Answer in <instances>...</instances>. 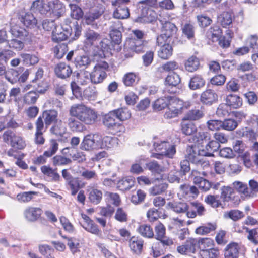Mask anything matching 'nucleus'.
Here are the masks:
<instances>
[{
  "mask_svg": "<svg viewBox=\"0 0 258 258\" xmlns=\"http://www.w3.org/2000/svg\"><path fill=\"white\" fill-rule=\"evenodd\" d=\"M146 165L148 169L153 173L160 174L164 171V167L156 161H151Z\"/></svg>",
  "mask_w": 258,
  "mask_h": 258,
  "instance_id": "53",
  "label": "nucleus"
},
{
  "mask_svg": "<svg viewBox=\"0 0 258 258\" xmlns=\"http://www.w3.org/2000/svg\"><path fill=\"white\" fill-rule=\"evenodd\" d=\"M245 232L248 233L247 239L255 245H258V228L249 229L248 227L244 228Z\"/></svg>",
  "mask_w": 258,
  "mask_h": 258,
  "instance_id": "58",
  "label": "nucleus"
},
{
  "mask_svg": "<svg viewBox=\"0 0 258 258\" xmlns=\"http://www.w3.org/2000/svg\"><path fill=\"white\" fill-rule=\"evenodd\" d=\"M167 208L172 210L177 214L186 213L188 209L187 203L183 202L172 201L167 204Z\"/></svg>",
  "mask_w": 258,
  "mask_h": 258,
  "instance_id": "15",
  "label": "nucleus"
},
{
  "mask_svg": "<svg viewBox=\"0 0 258 258\" xmlns=\"http://www.w3.org/2000/svg\"><path fill=\"white\" fill-rule=\"evenodd\" d=\"M103 122L104 125L108 128H113L120 124L114 110L104 116Z\"/></svg>",
  "mask_w": 258,
  "mask_h": 258,
  "instance_id": "19",
  "label": "nucleus"
},
{
  "mask_svg": "<svg viewBox=\"0 0 258 258\" xmlns=\"http://www.w3.org/2000/svg\"><path fill=\"white\" fill-rule=\"evenodd\" d=\"M113 16L117 19L127 18L130 16L129 9L126 6H119L114 12Z\"/></svg>",
  "mask_w": 258,
  "mask_h": 258,
  "instance_id": "38",
  "label": "nucleus"
},
{
  "mask_svg": "<svg viewBox=\"0 0 258 258\" xmlns=\"http://www.w3.org/2000/svg\"><path fill=\"white\" fill-rule=\"evenodd\" d=\"M198 239L189 238L182 245L177 247V251L183 255H188L195 253L198 248Z\"/></svg>",
  "mask_w": 258,
  "mask_h": 258,
  "instance_id": "8",
  "label": "nucleus"
},
{
  "mask_svg": "<svg viewBox=\"0 0 258 258\" xmlns=\"http://www.w3.org/2000/svg\"><path fill=\"white\" fill-rule=\"evenodd\" d=\"M183 108V102L182 100L174 97L169 96V101L168 108L171 109H175V110L181 113Z\"/></svg>",
  "mask_w": 258,
  "mask_h": 258,
  "instance_id": "34",
  "label": "nucleus"
},
{
  "mask_svg": "<svg viewBox=\"0 0 258 258\" xmlns=\"http://www.w3.org/2000/svg\"><path fill=\"white\" fill-rule=\"evenodd\" d=\"M116 138H113L110 136H105L102 138L101 135V138L99 139V149L103 148H111L113 147L116 142Z\"/></svg>",
  "mask_w": 258,
  "mask_h": 258,
  "instance_id": "30",
  "label": "nucleus"
},
{
  "mask_svg": "<svg viewBox=\"0 0 258 258\" xmlns=\"http://www.w3.org/2000/svg\"><path fill=\"white\" fill-rule=\"evenodd\" d=\"M106 201L112 204L115 206H118L121 202V200L118 194L107 191L105 194Z\"/></svg>",
  "mask_w": 258,
  "mask_h": 258,
  "instance_id": "49",
  "label": "nucleus"
},
{
  "mask_svg": "<svg viewBox=\"0 0 258 258\" xmlns=\"http://www.w3.org/2000/svg\"><path fill=\"white\" fill-rule=\"evenodd\" d=\"M198 248L201 250H207L208 249L212 248L214 245V241L211 238H200L198 240Z\"/></svg>",
  "mask_w": 258,
  "mask_h": 258,
  "instance_id": "48",
  "label": "nucleus"
},
{
  "mask_svg": "<svg viewBox=\"0 0 258 258\" xmlns=\"http://www.w3.org/2000/svg\"><path fill=\"white\" fill-rule=\"evenodd\" d=\"M200 66L199 59L194 56L190 57L185 63L186 70L190 72L196 71Z\"/></svg>",
  "mask_w": 258,
  "mask_h": 258,
  "instance_id": "40",
  "label": "nucleus"
},
{
  "mask_svg": "<svg viewBox=\"0 0 258 258\" xmlns=\"http://www.w3.org/2000/svg\"><path fill=\"white\" fill-rule=\"evenodd\" d=\"M218 22L223 27L226 28L232 24L233 17L229 12H223L218 17Z\"/></svg>",
  "mask_w": 258,
  "mask_h": 258,
  "instance_id": "27",
  "label": "nucleus"
},
{
  "mask_svg": "<svg viewBox=\"0 0 258 258\" xmlns=\"http://www.w3.org/2000/svg\"><path fill=\"white\" fill-rule=\"evenodd\" d=\"M135 180L132 177L123 178L118 181L117 187L121 190H127L134 186Z\"/></svg>",
  "mask_w": 258,
  "mask_h": 258,
  "instance_id": "32",
  "label": "nucleus"
},
{
  "mask_svg": "<svg viewBox=\"0 0 258 258\" xmlns=\"http://www.w3.org/2000/svg\"><path fill=\"white\" fill-rule=\"evenodd\" d=\"M226 102L229 107L237 109L242 106V99L236 95L229 94L226 97Z\"/></svg>",
  "mask_w": 258,
  "mask_h": 258,
  "instance_id": "24",
  "label": "nucleus"
},
{
  "mask_svg": "<svg viewBox=\"0 0 258 258\" xmlns=\"http://www.w3.org/2000/svg\"><path fill=\"white\" fill-rule=\"evenodd\" d=\"M162 32L169 38L174 36L177 30L176 26L172 23H166L162 25Z\"/></svg>",
  "mask_w": 258,
  "mask_h": 258,
  "instance_id": "41",
  "label": "nucleus"
},
{
  "mask_svg": "<svg viewBox=\"0 0 258 258\" xmlns=\"http://www.w3.org/2000/svg\"><path fill=\"white\" fill-rule=\"evenodd\" d=\"M80 171L81 176L85 180H92L97 178V174L95 170H91L85 168H82Z\"/></svg>",
  "mask_w": 258,
  "mask_h": 258,
  "instance_id": "61",
  "label": "nucleus"
},
{
  "mask_svg": "<svg viewBox=\"0 0 258 258\" xmlns=\"http://www.w3.org/2000/svg\"><path fill=\"white\" fill-rule=\"evenodd\" d=\"M220 147V144L218 142L212 140L208 142L204 149L201 150V153L204 156L213 157L214 153L217 152Z\"/></svg>",
  "mask_w": 258,
  "mask_h": 258,
  "instance_id": "18",
  "label": "nucleus"
},
{
  "mask_svg": "<svg viewBox=\"0 0 258 258\" xmlns=\"http://www.w3.org/2000/svg\"><path fill=\"white\" fill-rule=\"evenodd\" d=\"M91 62V60L88 56H79L75 58L76 66L80 68H85L90 65Z\"/></svg>",
  "mask_w": 258,
  "mask_h": 258,
  "instance_id": "59",
  "label": "nucleus"
},
{
  "mask_svg": "<svg viewBox=\"0 0 258 258\" xmlns=\"http://www.w3.org/2000/svg\"><path fill=\"white\" fill-rule=\"evenodd\" d=\"M144 240L139 237H132L129 240V247L134 254H140L143 248Z\"/></svg>",
  "mask_w": 258,
  "mask_h": 258,
  "instance_id": "17",
  "label": "nucleus"
},
{
  "mask_svg": "<svg viewBox=\"0 0 258 258\" xmlns=\"http://www.w3.org/2000/svg\"><path fill=\"white\" fill-rule=\"evenodd\" d=\"M37 195V192L35 191L23 192L17 195V199L20 203H28L32 200L34 195Z\"/></svg>",
  "mask_w": 258,
  "mask_h": 258,
  "instance_id": "52",
  "label": "nucleus"
},
{
  "mask_svg": "<svg viewBox=\"0 0 258 258\" xmlns=\"http://www.w3.org/2000/svg\"><path fill=\"white\" fill-rule=\"evenodd\" d=\"M122 81L126 86H133L138 82L139 78L135 74L131 72L124 75Z\"/></svg>",
  "mask_w": 258,
  "mask_h": 258,
  "instance_id": "47",
  "label": "nucleus"
},
{
  "mask_svg": "<svg viewBox=\"0 0 258 258\" xmlns=\"http://www.w3.org/2000/svg\"><path fill=\"white\" fill-rule=\"evenodd\" d=\"M52 162L55 166H61L70 164L72 160L62 155H56L52 158Z\"/></svg>",
  "mask_w": 258,
  "mask_h": 258,
  "instance_id": "50",
  "label": "nucleus"
},
{
  "mask_svg": "<svg viewBox=\"0 0 258 258\" xmlns=\"http://www.w3.org/2000/svg\"><path fill=\"white\" fill-rule=\"evenodd\" d=\"M3 138L5 142H10L11 146L14 148L22 150L26 146L24 139L11 131H6L3 135Z\"/></svg>",
  "mask_w": 258,
  "mask_h": 258,
  "instance_id": "7",
  "label": "nucleus"
},
{
  "mask_svg": "<svg viewBox=\"0 0 258 258\" xmlns=\"http://www.w3.org/2000/svg\"><path fill=\"white\" fill-rule=\"evenodd\" d=\"M61 236L67 240V245L73 254L80 251V244L78 239L74 237L69 238L64 236Z\"/></svg>",
  "mask_w": 258,
  "mask_h": 258,
  "instance_id": "35",
  "label": "nucleus"
},
{
  "mask_svg": "<svg viewBox=\"0 0 258 258\" xmlns=\"http://www.w3.org/2000/svg\"><path fill=\"white\" fill-rule=\"evenodd\" d=\"M122 29V24L119 20L115 21L114 25L111 26L110 36L112 42L114 44L119 45L121 42L122 34L121 30Z\"/></svg>",
  "mask_w": 258,
  "mask_h": 258,
  "instance_id": "12",
  "label": "nucleus"
},
{
  "mask_svg": "<svg viewBox=\"0 0 258 258\" xmlns=\"http://www.w3.org/2000/svg\"><path fill=\"white\" fill-rule=\"evenodd\" d=\"M258 36L256 35H250L248 37L246 41L247 45L249 48L252 49V52L253 53L252 58L254 59L255 57H257L258 53Z\"/></svg>",
  "mask_w": 258,
  "mask_h": 258,
  "instance_id": "23",
  "label": "nucleus"
},
{
  "mask_svg": "<svg viewBox=\"0 0 258 258\" xmlns=\"http://www.w3.org/2000/svg\"><path fill=\"white\" fill-rule=\"evenodd\" d=\"M205 84V80L203 77L199 75H195L190 80L189 87L190 89L195 90L200 89Z\"/></svg>",
  "mask_w": 258,
  "mask_h": 258,
  "instance_id": "26",
  "label": "nucleus"
},
{
  "mask_svg": "<svg viewBox=\"0 0 258 258\" xmlns=\"http://www.w3.org/2000/svg\"><path fill=\"white\" fill-rule=\"evenodd\" d=\"M57 112L55 110H48L43 111L42 117L44 119L46 127L57 121Z\"/></svg>",
  "mask_w": 258,
  "mask_h": 258,
  "instance_id": "22",
  "label": "nucleus"
},
{
  "mask_svg": "<svg viewBox=\"0 0 258 258\" xmlns=\"http://www.w3.org/2000/svg\"><path fill=\"white\" fill-rule=\"evenodd\" d=\"M66 185L67 189L71 190L72 196H75L80 188L79 181L75 178L68 182H66Z\"/></svg>",
  "mask_w": 258,
  "mask_h": 258,
  "instance_id": "54",
  "label": "nucleus"
},
{
  "mask_svg": "<svg viewBox=\"0 0 258 258\" xmlns=\"http://www.w3.org/2000/svg\"><path fill=\"white\" fill-rule=\"evenodd\" d=\"M50 131L56 136H62L66 132V128L64 123L59 120L51 127Z\"/></svg>",
  "mask_w": 258,
  "mask_h": 258,
  "instance_id": "46",
  "label": "nucleus"
},
{
  "mask_svg": "<svg viewBox=\"0 0 258 258\" xmlns=\"http://www.w3.org/2000/svg\"><path fill=\"white\" fill-rule=\"evenodd\" d=\"M200 255L202 258H218L219 251L217 249L212 248L200 251Z\"/></svg>",
  "mask_w": 258,
  "mask_h": 258,
  "instance_id": "62",
  "label": "nucleus"
},
{
  "mask_svg": "<svg viewBox=\"0 0 258 258\" xmlns=\"http://www.w3.org/2000/svg\"><path fill=\"white\" fill-rule=\"evenodd\" d=\"M172 46L169 44H164L159 50L158 55L162 59H167L172 55Z\"/></svg>",
  "mask_w": 258,
  "mask_h": 258,
  "instance_id": "33",
  "label": "nucleus"
},
{
  "mask_svg": "<svg viewBox=\"0 0 258 258\" xmlns=\"http://www.w3.org/2000/svg\"><path fill=\"white\" fill-rule=\"evenodd\" d=\"M114 111L119 122L126 120L131 117V113L127 108H121Z\"/></svg>",
  "mask_w": 258,
  "mask_h": 258,
  "instance_id": "45",
  "label": "nucleus"
},
{
  "mask_svg": "<svg viewBox=\"0 0 258 258\" xmlns=\"http://www.w3.org/2000/svg\"><path fill=\"white\" fill-rule=\"evenodd\" d=\"M239 245L236 243H231L227 245L224 255L225 258H238Z\"/></svg>",
  "mask_w": 258,
  "mask_h": 258,
  "instance_id": "25",
  "label": "nucleus"
},
{
  "mask_svg": "<svg viewBox=\"0 0 258 258\" xmlns=\"http://www.w3.org/2000/svg\"><path fill=\"white\" fill-rule=\"evenodd\" d=\"M96 88L94 86H88L84 89L82 97L88 100H94L97 96Z\"/></svg>",
  "mask_w": 258,
  "mask_h": 258,
  "instance_id": "42",
  "label": "nucleus"
},
{
  "mask_svg": "<svg viewBox=\"0 0 258 258\" xmlns=\"http://www.w3.org/2000/svg\"><path fill=\"white\" fill-rule=\"evenodd\" d=\"M169 101V96L161 97L155 101L153 107V109L157 111H160L166 107L168 108Z\"/></svg>",
  "mask_w": 258,
  "mask_h": 258,
  "instance_id": "36",
  "label": "nucleus"
},
{
  "mask_svg": "<svg viewBox=\"0 0 258 258\" xmlns=\"http://www.w3.org/2000/svg\"><path fill=\"white\" fill-rule=\"evenodd\" d=\"M20 21L26 27H34L36 26L37 21L31 13H26L19 17Z\"/></svg>",
  "mask_w": 258,
  "mask_h": 258,
  "instance_id": "29",
  "label": "nucleus"
},
{
  "mask_svg": "<svg viewBox=\"0 0 258 258\" xmlns=\"http://www.w3.org/2000/svg\"><path fill=\"white\" fill-rule=\"evenodd\" d=\"M72 116L68 119V125L70 129L73 132H81L85 128V126L80 121Z\"/></svg>",
  "mask_w": 258,
  "mask_h": 258,
  "instance_id": "28",
  "label": "nucleus"
},
{
  "mask_svg": "<svg viewBox=\"0 0 258 258\" xmlns=\"http://www.w3.org/2000/svg\"><path fill=\"white\" fill-rule=\"evenodd\" d=\"M100 138L101 134L99 133L87 134L84 136L80 144V148L87 151L99 149Z\"/></svg>",
  "mask_w": 258,
  "mask_h": 258,
  "instance_id": "5",
  "label": "nucleus"
},
{
  "mask_svg": "<svg viewBox=\"0 0 258 258\" xmlns=\"http://www.w3.org/2000/svg\"><path fill=\"white\" fill-rule=\"evenodd\" d=\"M181 82V79L178 74L172 73L169 74L165 79V83L172 86H176Z\"/></svg>",
  "mask_w": 258,
  "mask_h": 258,
  "instance_id": "51",
  "label": "nucleus"
},
{
  "mask_svg": "<svg viewBox=\"0 0 258 258\" xmlns=\"http://www.w3.org/2000/svg\"><path fill=\"white\" fill-rule=\"evenodd\" d=\"M154 147L156 151L160 153H154L152 156L154 158L161 159L163 156L169 158H172L176 153L175 147L166 141H161L160 143H154Z\"/></svg>",
  "mask_w": 258,
  "mask_h": 258,
  "instance_id": "4",
  "label": "nucleus"
},
{
  "mask_svg": "<svg viewBox=\"0 0 258 258\" xmlns=\"http://www.w3.org/2000/svg\"><path fill=\"white\" fill-rule=\"evenodd\" d=\"M23 63L26 65H34L37 63L39 58L35 55L21 53L20 55Z\"/></svg>",
  "mask_w": 258,
  "mask_h": 258,
  "instance_id": "56",
  "label": "nucleus"
},
{
  "mask_svg": "<svg viewBox=\"0 0 258 258\" xmlns=\"http://www.w3.org/2000/svg\"><path fill=\"white\" fill-rule=\"evenodd\" d=\"M58 149V143L56 140L51 139L50 140L48 149L44 152V155L46 157H50L55 154Z\"/></svg>",
  "mask_w": 258,
  "mask_h": 258,
  "instance_id": "55",
  "label": "nucleus"
},
{
  "mask_svg": "<svg viewBox=\"0 0 258 258\" xmlns=\"http://www.w3.org/2000/svg\"><path fill=\"white\" fill-rule=\"evenodd\" d=\"M109 68L105 61H100L96 64L92 71L89 73L90 80L92 84L101 83L107 77L106 71Z\"/></svg>",
  "mask_w": 258,
  "mask_h": 258,
  "instance_id": "3",
  "label": "nucleus"
},
{
  "mask_svg": "<svg viewBox=\"0 0 258 258\" xmlns=\"http://www.w3.org/2000/svg\"><path fill=\"white\" fill-rule=\"evenodd\" d=\"M250 189L246 184L239 181L233 183L234 188L239 192L242 194L245 197H252L258 192V183L254 180H250L249 181Z\"/></svg>",
  "mask_w": 258,
  "mask_h": 258,
  "instance_id": "6",
  "label": "nucleus"
},
{
  "mask_svg": "<svg viewBox=\"0 0 258 258\" xmlns=\"http://www.w3.org/2000/svg\"><path fill=\"white\" fill-rule=\"evenodd\" d=\"M58 27H57L55 30H53V32H52V40L55 42L62 41L66 40L70 34V32L67 30L66 32H64L61 31L60 28L58 30Z\"/></svg>",
  "mask_w": 258,
  "mask_h": 258,
  "instance_id": "44",
  "label": "nucleus"
},
{
  "mask_svg": "<svg viewBox=\"0 0 258 258\" xmlns=\"http://www.w3.org/2000/svg\"><path fill=\"white\" fill-rule=\"evenodd\" d=\"M51 14L57 18L62 16L65 12V7L59 0H51Z\"/></svg>",
  "mask_w": 258,
  "mask_h": 258,
  "instance_id": "21",
  "label": "nucleus"
},
{
  "mask_svg": "<svg viewBox=\"0 0 258 258\" xmlns=\"http://www.w3.org/2000/svg\"><path fill=\"white\" fill-rule=\"evenodd\" d=\"M204 113L202 110L198 109H191L184 115L183 120H197L203 117Z\"/></svg>",
  "mask_w": 258,
  "mask_h": 258,
  "instance_id": "31",
  "label": "nucleus"
},
{
  "mask_svg": "<svg viewBox=\"0 0 258 258\" xmlns=\"http://www.w3.org/2000/svg\"><path fill=\"white\" fill-rule=\"evenodd\" d=\"M84 44L86 47L97 46L98 42L102 43L101 36L97 32L93 30L88 29L84 33Z\"/></svg>",
  "mask_w": 258,
  "mask_h": 258,
  "instance_id": "10",
  "label": "nucleus"
},
{
  "mask_svg": "<svg viewBox=\"0 0 258 258\" xmlns=\"http://www.w3.org/2000/svg\"><path fill=\"white\" fill-rule=\"evenodd\" d=\"M69 7L71 9V16L76 20H79L83 16L82 10L77 5L70 4Z\"/></svg>",
  "mask_w": 258,
  "mask_h": 258,
  "instance_id": "60",
  "label": "nucleus"
},
{
  "mask_svg": "<svg viewBox=\"0 0 258 258\" xmlns=\"http://www.w3.org/2000/svg\"><path fill=\"white\" fill-rule=\"evenodd\" d=\"M201 151L195 145H188L186 148L185 156L188 161L204 168L208 167L209 164L208 161L204 159Z\"/></svg>",
  "mask_w": 258,
  "mask_h": 258,
  "instance_id": "2",
  "label": "nucleus"
},
{
  "mask_svg": "<svg viewBox=\"0 0 258 258\" xmlns=\"http://www.w3.org/2000/svg\"><path fill=\"white\" fill-rule=\"evenodd\" d=\"M138 232L146 238H151L154 237V234L152 228L148 225H141L138 229Z\"/></svg>",
  "mask_w": 258,
  "mask_h": 258,
  "instance_id": "43",
  "label": "nucleus"
},
{
  "mask_svg": "<svg viewBox=\"0 0 258 258\" xmlns=\"http://www.w3.org/2000/svg\"><path fill=\"white\" fill-rule=\"evenodd\" d=\"M12 34L21 39H24L28 35V31L24 28L18 27H13L11 29Z\"/></svg>",
  "mask_w": 258,
  "mask_h": 258,
  "instance_id": "64",
  "label": "nucleus"
},
{
  "mask_svg": "<svg viewBox=\"0 0 258 258\" xmlns=\"http://www.w3.org/2000/svg\"><path fill=\"white\" fill-rule=\"evenodd\" d=\"M205 212V208L201 203L196 202H191L188 205L186 216L189 218H194L197 215L202 216L204 215Z\"/></svg>",
  "mask_w": 258,
  "mask_h": 258,
  "instance_id": "13",
  "label": "nucleus"
},
{
  "mask_svg": "<svg viewBox=\"0 0 258 258\" xmlns=\"http://www.w3.org/2000/svg\"><path fill=\"white\" fill-rule=\"evenodd\" d=\"M56 75L60 78L66 79L72 73V70L70 66L64 62H60L56 65L54 68Z\"/></svg>",
  "mask_w": 258,
  "mask_h": 258,
  "instance_id": "16",
  "label": "nucleus"
},
{
  "mask_svg": "<svg viewBox=\"0 0 258 258\" xmlns=\"http://www.w3.org/2000/svg\"><path fill=\"white\" fill-rule=\"evenodd\" d=\"M234 190L229 186H223L221 189V198L225 202H229L233 200L235 196Z\"/></svg>",
  "mask_w": 258,
  "mask_h": 258,
  "instance_id": "39",
  "label": "nucleus"
},
{
  "mask_svg": "<svg viewBox=\"0 0 258 258\" xmlns=\"http://www.w3.org/2000/svg\"><path fill=\"white\" fill-rule=\"evenodd\" d=\"M218 100V95L213 90L207 89L202 93L200 96L201 102L206 105H211Z\"/></svg>",
  "mask_w": 258,
  "mask_h": 258,
  "instance_id": "14",
  "label": "nucleus"
},
{
  "mask_svg": "<svg viewBox=\"0 0 258 258\" xmlns=\"http://www.w3.org/2000/svg\"><path fill=\"white\" fill-rule=\"evenodd\" d=\"M244 216V213L238 210H231L224 214L225 218H230L234 221L241 219Z\"/></svg>",
  "mask_w": 258,
  "mask_h": 258,
  "instance_id": "63",
  "label": "nucleus"
},
{
  "mask_svg": "<svg viewBox=\"0 0 258 258\" xmlns=\"http://www.w3.org/2000/svg\"><path fill=\"white\" fill-rule=\"evenodd\" d=\"M69 114L87 125L94 124L97 118V114L94 110L82 104L72 105L69 110Z\"/></svg>",
  "mask_w": 258,
  "mask_h": 258,
  "instance_id": "1",
  "label": "nucleus"
},
{
  "mask_svg": "<svg viewBox=\"0 0 258 258\" xmlns=\"http://www.w3.org/2000/svg\"><path fill=\"white\" fill-rule=\"evenodd\" d=\"M88 199L90 202L95 205L100 203L102 199V191L95 187H91L88 190Z\"/></svg>",
  "mask_w": 258,
  "mask_h": 258,
  "instance_id": "20",
  "label": "nucleus"
},
{
  "mask_svg": "<svg viewBox=\"0 0 258 258\" xmlns=\"http://www.w3.org/2000/svg\"><path fill=\"white\" fill-rule=\"evenodd\" d=\"M51 1L45 2V0H36L31 5V9L33 11H38L42 15L49 16L51 14Z\"/></svg>",
  "mask_w": 258,
  "mask_h": 258,
  "instance_id": "9",
  "label": "nucleus"
},
{
  "mask_svg": "<svg viewBox=\"0 0 258 258\" xmlns=\"http://www.w3.org/2000/svg\"><path fill=\"white\" fill-rule=\"evenodd\" d=\"M207 34L213 42H217L222 36V31L219 26H214L209 29Z\"/></svg>",
  "mask_w": 258,
  "mask_h": 258,
  "instance_id": "37",
  "label": "nucleus"
},
{
  "mask_svg": "<svg viewBox=\"0 0 258 258\" xmlns=\"http://www.w3.org/2000/svg\"><path fill=\"white\" fill-rule=\"evenodd\" d=\"M182 131L186 135H191L197 132V127L195 124L191 122H185L183 121L181 124Z\"/></svg>",
  "mask_w": 258,
  "mask_h": 258,
  "instance_id": "57",
  "label": "nucleus"
},
{
  "mask_svg": "<svg viewBox=\"0 0 258 258\" xmlns=\"http://www.w3.org/2000/svg\"><path fill=\"white\" fill-rule=\"evenodd\" d=\"M43 211L39 207L28 206L23 212L25 219L29 222H35L38 220L42 214Z\"/></svg>",
  "mask_w": 258,
  "mask_h": 258,
  "instance_id": "11",
  "label": "nucleus"
}]
</instances>
